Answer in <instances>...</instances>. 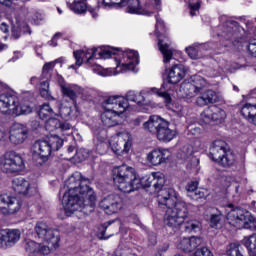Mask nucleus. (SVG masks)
<instances>
[{
    "label": "nucleus",
    "mask_w": 256,
    "mask_h": 256,
    "mask_svg": "<svg viewBox=\"0 0 256 256\" xmlns=\"http://www.w3.org/2000/svg\"><path fill=\"white\" fill-rule=\"evenodd\" d=\"M189 8H190V15L191 17H195L197 10L201 8V3L196 2L194 4H189Z\"/></svg>",
    "instance_id": "obj_57"
},
{
    "label": "nucleus",
    "mask_w": 256,
    "mask_h": 256,
    "mask_svg": "<svg viewBox=\"0 0 256 256\" xmlns=\"http://www.w3.org/2000/svg\"><path fill=\"white\" fill-rule=\"evenodd\" d=\"M61 91L64 97H68V99H71V101H75L78 95H81L82 93L81 87L75 84H66Z\"/></svg>",
    "instance_id": "obj_31"
},
{
    "label": "nucleus",
    "mask_w": 256,
    "mask_h": 256,
    "mask_svg": "<svg viewBox=\"0 0 256 256\" xmlns=\"http://www.w3.org/2000/svg\"><path fill=\"white\" fill-rule=\"evenodd\" d=\"M59 129L62 133H67V135H71V131H73V125L69 122H61L59 124Z\"/></svg>",
    "instance_id": "obj_49"
},
{
    "label": "nucleus",
    "mask_w": 256,
    "mask_h": 256,
    "mask_svg": "<svg viewBox=\"0 0 256 256\" xmlns=\"http://www.w3.org/2000/svg\"><path fill=\"white\" fill-rule=\"evenodd\" d=\"M40 119H49V121H53V119H57V111L51 108V105L44 103L39 110L38 113Z\"/></svg>",
    "instance_id": "obj_34"
},
{
    "label": "nucleus",
    "mask_w": 256,
    "mask_h": 256,
    "mask_svg": "<svg viewBox=\"0 0 256 256\" xmlns=\"http://www.w3.org/2000/svg\"><path fill=\"white\" fill-rule=\"evenodd\" d=\"M102 5H104V7L106 9H121V0H102Z\"/></svg>",
    "instance_id": "obj_46"
},
{
    "label": "nucleus",
    "mask_w": 256,
    "mask_h": 256,
    "mask_svg": "<svg viewBox=\"0 0 256 256\" xmlns=\"http://www.w3.org/2000/svg\"><path fill=\"white\" fill-rule=\"evenodd\" d=\"M201 243L202 241L199 237H183L178 239L177 247L185 253H191V251H195V249H197Z\"/></svg>",
    "instance_id": "obj_20"
},
{
    "label": "nucleus",
    "mask_w": 256,
    "mask_h": 256,
    "mask_svg": "<svg viewBox=\"0 0 256 256\" xmlns=\"http://www.w3.org/2000/svg\"><path fill=\"white\" fill-rule=\"evenodd\" d=\"M237 22L227 20L221 27L220 32L218 35L223 37L224 39H235L237 37Z\"/></svg>",
    "instance_id": "obj_26"
},
{
    "label": "nucleus",
    "mask_w": 256,
    "mask_h": 256,
    "mask_svg": "<svg viewBox=\"0 0 256 256\" xmlns=\"http://www.w3.org/2000/svg\"><path fill=\"white\" fill-rule=\"evenodd\" d=\"M47 142L50 146V152L59 151L63 147V139L59 136H50Z\"/></svg>",
    "instance_id": "obj_40"
},
{
    "label": "nucleus",
    "mask_w": 256,
    "mask_h": 256,
    "mask_svg": "<svg viewBox=\"0 0 256 256\" xmlns=\"http://www.w3.org/2000/svg\"><path fill=\"white\" fill-rule=\"evenodd\" d=\"M142 95L146 97V101L152 95H157L158 97H163L166 103H171V96L169 95V93H167V91L159 90L157 88H146L142 90Z\"/></svg>",
    "instance_id": "obj_33"
},
{
    "label": "nucleus",
    "mask_w": 256,
    "mask_h": 256,
    "mask_svg": "<svg viewBox=\"0 0 256 256\" xmlns=\"http://www.w3.org/2000/svg\"><path fill=\"white\" fill-rule=\"evenodd\" d=\"M101 121L105 127H115L121 121V115L127 111V100L123 96H110L104 103Z\"/></svg>",
    "instance_id": "obj_4"
},
{
    "label": "nucleus",
    "mask_w": 256,
    "mask_h": 256,
    "mask_svg": "<svg viewBox=\"0 0 256 256\" xmlns=\"http://www.w3.org/2000/svg\"><path fill=\"white\" fill-rule=\"evenodd\" d=\"M0 164L6 173H17L22 171L23 167H25L23 158L13 151L6 152L0 158Z\"/></svg>",
    "instance_id": "obj_12"
},
{
    "label": "nucleus",
    "mask_w": 256,
    "mask_h": 256,
    "mask_svg": "<svg viewBox=\"0 0 256 256\" xmlns=\"http://www.w3.org/2000/svg\"><path fill=\"white\" fill-rule=\"evenodd\" d=\"M78 159H80V161H85L86 158L89 157V155H87L85 153V150H79L77 153H76Z\"/></svg>",
    "instance_id": "obj_62"
},
{
    "label": "nucleus",
    "mask_w": 256,
    "mask_h": 256,
    "mask_svg": "<svg viewBox=\"0 0 256 256\" xmlns=\"http://www.w3.org/2000/svg\"><path fill=\"white\" fill-rule=\"evenodd\" d=\"M196 89L200 92L201 89L207 87V80L200 75H195L191 78V81Z\"/></svg>",
    "instance_id": "obj_41"
},
{
    "label": "nucleus",
    "mask_w": 256,
    "mask_h": 256,
    "mask_svg": "<svg viewBox=\"0 0 256 256\" xmlns=\"http://www.w3.org/2000/svg\"><path fill=\"white\" fill-rule=\"evenodd\" d=\"M227 221L236 229H251V225L255 223V218L251 213L241 208L233 207V204L227 205Z\"/></svg>",
    "instance_id": "obj_8"
},
{
    "label": "nucleus",
    "mask_w": 256,
    "mask_h": 256,
    "mask_svg": "<svg viewBox=\"0 0 256 256\" xmlns=\"http://www.w3.org/2000/svg\"><path fill=\"white\" fill-rule=\"evenodd\" d=\"M186 53L190 59H199V50L195 46L187 47Z\"/></svg>",
    "instance_id": "obj_51"
},
{
    "label": "nucleus",
    "mask_w": 256,
    "mask_h": 256,
    "mask_svg": "<svg viewBox=\"0 0 256 256\" xmlns=\"http://www.w3.org/2000/svg\"><path fill=\"white\" fill-rule=\"evenodd\" d=\"M0 30L2 33H9V26L5 23H2L0 25Z\"/></svg>",
    "instance_id": "obj_64"
},
{
    "label": "nucleus",
    "mask_w": 256,
    "mask_h": 256,
    "mask_svg": "<svg viewBox=\"0 0 256 256\" xmlns=\"http://www.w3.org/2000/svg\"><path fill=\"white\" fill-rule=\"evenodd\" d=\"M149 177L148 176H144L143 178H139L140 184H139V189H141V187H153V182H151L150 180H147Z\"/></svg>",
    "instance_id": "obj_55"
},
{
    "label": "nucleus",
    "mask_w": 256,
    "mask_h": 256,
    "mask_svg": "<svg viewBox=\"0 0 256 256\" xmlns=\"http://www.w3.org/2000/svg\"><path fill=\"white\" fill-rule=\"evenodd\" d=\"M99 207L103 209L107 215L119 213L121 209H123V198L117 194H110L101 200Z\"/></svg>",
    "instance_id": "obj_14"
},
{
    "label": "nucleus",
    "mask_w": 256,
    "mask_h": 256,
    "mask_svg": "<svg viewBox=\"0 0 256 256\" xmlns=\"http://www.w3.org/2000/svg\"><path fill=\"white\" fill-rule=\"evenodd\" d=\"M59 37H61V33H56V34L53 36L52 40H51L50 42H48L49 45H50L51 47H57V39H59Z\"/></svg>",
    "instance_id": "obj_61"
},
{
    "label": "nucleus",
    "mask_w": 256,
    "mask_h": 256,
    "mask_svg": "<svg viewBox=\"0 0 256 256\" xmlns=\"http://www.w3.org/2000/svg\"><path fill=\"white\" fill-rule=\"evenodd\" d=\"M239 247H241V245L237 243L229 244L226 250V255L227 256H244L243 253L241 252V249H239Z\"/></svg>",
    "instance_id": "obj_42"
},
{
    "label": "nucleus",
    "mask_w": 256,
    "mask_h": 256,
    "mask_svg": "<svg viewBox=\"0 0 256 256\" xmlns=\"http://www.w3.org/2000/svg\"><path fill=\"white\" fill-rule=\"evenodd\" d=\"M89 179H83L81 173L76 172L65 181L67 191L63 195L62 205L67 215L75 211H93L97 196L93 188L87 184Z\"/></svg>",
    "instance_id": "obj_2"
},
{
    "label": "nucleus",
    "mask_w": 256,
    "mask_h": 256,
    "mask_svg": "<svg viewBox=\"0 0 256 256\" xmlns=\"http://www.w3.org/2000/svg\"><path fill=\"white\" fill-rule=\"evenodd\" d=\"M0 208L4 215H15L21 209V202L9 194L0 195Z\"/></svg>",
    "instance_id": "obj_15"
},
{
    "label": "nucleus",
    "mask_w": 256,
    "mask_h": 256,
    "mask_svg": "<svg viewBox=\"0 0 256 256\" xmlns=\"http://www.w3.org/2000/svg\"><path fill=\"white\" fill-rule=\"evenodd\" d=\"M192 153H197L199 151H203V149L205 148V145L203 144V142H201V140L197 139L194 141L193 146H188Z\"/></svg>",
    "instance_id": "obj_50"
},
{
    "label": "nucleus",
    "mask_w": 256,
    "mask_h": 256,
    "mask_svg": "<svg viewBox=\"0 0 256 256\" xmlns=\"http://www.w3.org/2000/svg\"><path fill=\"white\" fill-rule=\"evenodd\" d=\"M242 244L246 247L249 255L256 256V234L245 236L242 240Z\"/></svg>",
    "instance_id": "obj_36"
},
{
    "label": "nucleus",
    "mask_w": 256,
    "mask_h": 256,
    "mask_svg": "<svg viewBox=\"0 0 256 256\" xmlns=\"http://www.w3.org/2000/svg\"><path fill=\"white\" fill-rule=\"evenodd\" d=\"M218 163L222 165V167H233V165L237 163V157L231 150H227Z\"/></svg>",
    "instance_id": "obj_37"
},
{
    "label": "nucleus",
    "mask_w": 256,
    "mask_h": 256,
    "mask_svg": "<svg viewBox=\"0 0 256 256\" xmlns=\"http://www.w3.org/2000/svg\"><path fill=\"white\" fill-rule=\"evenodd\" d=\"M40 95L44 99H54L53 96H51V92L49 91V81H43L40 83Z\"/></svg>",
    "instance_id": "obj_43"
},
{
    "label": "nucleus",
    "mask_w": 256,
    "mask_h": 256,
    "mask_svg": "<svg viewBox=\"0 0 256 256\" xmlns=\"http://www.w3.org/2000/svg\"><path fill=\"white\" fill-rule=\"evenodd\" d=\"M70 9L71 11H74V13L81 15L87 11V2H85V0L74 1L70 5Z\"/></svg>",
    "instance_id": "obj_38"
},
{
    "label": "nucleus",
    "mask_w": 256,
    "mask_h": 256,
    "mask_svg": "<svg viewBox=\"0 0 256 256\" xmlns=\"http://www.w3.org/2000/svg\"><path fill=\"white\" fill-rule=\"evenodd\" d=\"M157 201L160 205L167 208L164 215V224L173 231H177L189 217V204L185 201H177L175 191L164 189L157 195Z\"/></svg>",
    "instance_id": "obj_3"
},
{
    "label": "nucleus",
    "mask_w": 256,
    "mask_h": 256,
    "mask_svg": "<svg viewBox=\"0 0 256 256\" xmlns=\"http://www.w3.org/2000/svg\"><path fill=\"white\" fill-rule=\"evenodd\" d=\"M165 33V22L160 17L156 16L155 35L158 38L159 51L164 57V63H169L173 59V48H171V42L169 38L161 37V34Z\"/></svg>",
    "instance_id": "obj_9"
},
{
    "label": "nucleus",
    "mask_w": 256,
    "mask_h": 256,
    "mask_svg": "<svg viewBox=\"0 0 256 256\" xmlns=\"http://www.w3.org/2000/svg\"><path fill=\"white\" fill-rule=\"evenodd\" d=\"M96 153H98V155H105L107 153V145L103 142L97 144Z\"/></svg>",
    "instance_id": "obj_56"
},
{
    "label": "nucleus",
    "mask_w": 256,
    "mask_h": 256,
    "mask_svg": "<svg viewBox=\"0 0 256 256\" xmlns=\"http://www.w3.org/2000/svg\"><path fill=\"white\" fill-rule=\"evenodd\" d=\"M55 81H57L58 85L60 86L61 90L63 89V87H65L67 85V83H65V79H63V76L57 74L55 76Z\"/></svg>",
    "instance_id": "obj_59"
},
{
    "label": "nucleus",
    "mask_w": 256,
    "mask_h": 256,
    "mask_svg": "<svg viewBox=\"0 0 256 256\" xmlns=\"http://www.w3.org/2000/svg\"><path fill=\"white\" fill-rule=\"evenodd\" d=\"M248 51L252 57H256V40H253L249 43Z\"/></svg>",
    "instance_id": "obj_58"
},
{
    "label": "nucleus",
    "mask_w": 256,
    "mask_h": 256,
    "mask_svg": "<svg viewBox=\"0 0 256 256\" xmlns=\"http://www.w3.org/2000/svg\"><path fill=\"white\" fill-rule=\"evenodd\" d=\"M113 56L116 61L114 75H119V73H127V71L137 73V65H139V53H137V51L126 50L123 52L109 46L74 51L76 65L81 67L86 59L87 65L91 66L92 71L98 75H103V67L95 64V59H110V57Z\"/></svg>",
    "instance_id": "obj_1"
},
{
    "label": "nucleus",
    "mask_w": 256,
    "mask_h": 256,
    "mask_svg": "<svg viewBox=\"0 0 256 256\" xmlns=\"http://www.w3.org/2000/svg\"><path fill=\"white\" fill-rule=\"evenodd\" d=\"M21 239V230L19 229H4L0 232V247L7 249L13 247Z\"/></svg>",
    "instance_id": "obj_16"
},
{
    "label": "nucleus",
    "mask_w": 256,
    "mask_h": 256,
    "mask_svg": "<svg viewBox=\"0 0 256 256\" xmlns=\"http://www.w3.org/2000/svg\"><path fill=\"white\" fill-rule=\"evenodd\" d=\"M109 225H111V222H109L108 224H104L102 226V232H101L100 239H109V237H111V235L105 236V232L107 231V228L109 227Z\"/></svg>",
    "instance_id": "obj_60"
},
{
    "label": "nucleus",
    "mask_w": 256,
    "mask_h": 256,
    "mask_svg": "<svg viewBox=\"0 0 256 256\" xmlns=\"http://www.w3.org/2000/svg\"><path fill=\"white\" fill-rule=\"evenodd\" d=\"M225 119H227V113H225V110L216 105L209 106L200 114L201 125H209L210 123H213V121L223 123Z\"/></svg>",
    "instance_id": "obj_13"
},
{
    "label": "nucleus",
    "mask_w": 256,
    "mask_h": 256,
    "mask_svg": "<svg viewBox=\"0 0 256 256\" xmlns=\"http://www.w3.org/2000/svg\"><path fill=\"white\" fill-rule=\"evenodd\" d=\"M241 115L248 119L250 123L256 125V106L253 104H246L241 109Z\"/></svg>",
    "instance_id": "obj_35"
},
{
    "label": "nucleus",
    "mask_w": 256,
    "mask_h": 256,
    "mask_svg": "<svg viewBox=\"0 0 256 256\" xmlns=\"http://www.w3.org/2000/svg\"><path fill=\"white\" fill-rule=\"evenodd\" d=\"M201 224L197 220H190L185 223V231L187 233H196L198 229H200Z\"/></svg>",
    "instance_id": "obj_45"
},
{
    "label": "nucleus",
    "mask_w": 256,
    "mask_h": 256,
    "mask_svg": "<svg viewBox=\"0 0 256 256\" xmlns=\"http://www.w3.org/2000/svg\"><path fill=\"white\" fill-rule=\"evenodd\" d=\"M58 105L59 107L56 110V119H59L60 117V119H64V121H73L79 116V112H77V107L65 106L59 103Z\"/></svg>",
    "instance_id": "obj_24"
},
{
    "label": "nucleus",
    "mask_w": 256,
    "mask_h": 256,
    "mask_svg": "<svg viewBox=\"0 0 256 256\" xmlns=\"http://www.w3.org/2000/svg\"><path fill=\"white\" fill-rule=\"evenodd\" d=\"M12 188L15 193H19L20 195L31 196L37 193V184H30L29 181L23 177L15 178L12 181Z\"/></svg>",
    "instance_id": "obj_17"
},
{
    "label": "nucleus",
    "mask_w": 256,
    "mask_h": 256,
    "mask_svg": "<svg viewBox=\"0 0 256 256\" xmlns=\"http://www.w3.org/2000/svg\"><path fill=\"white\" fill-rule=\"evenodd\" d=\"M25 249L27 253L31 254L41 253L42 255H49V253H51L49 246L41 245L33 240L26 242Z\"/></svg>",
    "instance_id": "obj_29"
},
{
    "label": "nucleus",
    "mask_w": 256,
    "mask_h": 256,
    "mask_svg": "<svg viewBox=\"0 0 256 256\" xmlns=\"http://www.w3.org/2000/svg\"><path fill=\"white\" fill-rule=\"evenodd\" d=\"M132 142L129 132H120L110 138L109 146L116 155H126L131 151Z\"/></svg>",
    "instance_id": "obj_10"
},
{
    "label": "nucleus",
    "mask_w": 256,
    "mask_h": 256,
    "mask_svg": "<svg viewBox=\"0 0 256 256\" xmlns=\"http://www.w3.org/2000/svg\"><path fill=\"white\" fill-rule=\"evenodd\" d=\"M113 181L122 193L137 191L141 180L133 167L127 165L117 166L112 170Z\"/></svg>",
    "instance_id": "obj_5"
},
{
    "label": "nucleus",
    "mask_w": 256,
    "mask_h": 256,
    "mask_svg": "<svg viewBox=\"0 0 256 256\" xmlns=\"http://www.w3.org/2000/svg\"><path fill=\"white\" fill-rule=\"evenodd\" d=\"M35 231L39 239L45 241L53 247V249H57V247H59V241H61V238L58 230L49 227L45 222H38L35 226Z\"/></svg>",
    "instance_id": "obj_11"
},
{
    "label": "nucleus",
    "mask_w": 256,
    "mask_h": 256,
    "mask_svg": "<svg viewBox=\"0 0 256 256\" xmlns=\"http://www.w3.org/2000/svg\"><path fill=\"white\" fill-rule=\"evenodd\" d=\"M12 39H19L21 37V26L19 23L12 24V34H11Z\"/></svg>",
    "instance_id": "obj_52"
},
{
    "label": "nucleus",
    "mask_w": 256,
    "mask_h": 256,
    "mask_svg": "<svg viewBox=\"0 0 256 256\" xmlns=\"http://www.w3.org/2000/svg\"><path fill=\"white\" fill-rule=\"evenodd\" d=\"M181 89H183L186 97H195L197 93H200L199 90L193 85L192 82H185L181 84Z\"/></svg>",
    "instance_id": "obj_39"
},
{
    "label": "nucleus",
    "mask_w": 256,
    "mask_h": 256,
    "mask_svg": "<svg viewBox=\"0 0 256 256\" xmlns=\"http://www.w3.org/2000/svg\"><path fill=\"white\" fill-rule=\"evenodd\" d=\"M51 155V146L47 140H37L32 146L34 159H47Z\"/></svg>",
    "instance_id": "obj_19"
},
{
    "label": "nucleus",
    "mask_w": 256,
    "mask_h": 256,
    "mask_svg": "<svg viewBox=\"0 0 256 256\" xmlns=\"http://www.w3.org/2000/svg\"><path fill=\"white\" fill-rule=\"evenodd\" d=\"M143 127L145 131L156 135L158 141L164 143H169L177 137V131L169 128V122L159 116H151Z\"/></svg>",
    "instance_id": "obj_7"
},
{
    "label": "nucleus",
    "mask_w": 256,
    "mask_h": 256,
    "mask_svg": "<svg viewBox=\"0 0 256 256\" xmlns=\"http://www.w3.org/2000/svg\"><path fill=\"white\" fill-rule=\"evenodd\" d=\"M126 13H131L132 15H151V5H145L141 7L139 0H130V3L126 6Z\"/></svg>",
    "instance_id": "obj_25"
},
{
    "label": "nucleus",
    "mask_w": 256,
    "mask_h": 256,
    "mask_svg": "<svg viewBox=\"0 0 256 256\" xmlns=\"http://www.w3.org/2000/svg\"><path fill=\"white\" fill-rule=\"evenodd\" d=\"M169 157H171V152L168 149H156L148 153L147 161L150 162L151 165L157 166L161 165V163H165Z\"/></svg>",
    "instance_id": "obj_21"
},
{
    "label": "nucleus",
    "mask_w": 256,
    "mask_h": 256,
    "mask_svg": "<svg viewBox=\"0 0 256 256\" xmlns=\"http://www.w3.org/2000/svg\"><path fill=\"white\" fill-rule=\"evenodd\" d=\"M222 219H223V214H221V212H218L217 214H212V216L210 218V226L211 227H219Z\"/></svg>",
    "instance_id": "obj_47"
},
{
    "label": "nucleus",
    "mask_w": 256,
    "mask_h": 256,
    "mask_svg": "<svg viewBox=\"0 0 256 256\" xmlns=\"http://www.w3.org/2000/svg\"><path fill=\"white\" fill-rule=\"evenodd\" d=\"M29 131L23 124L15 123L10 128L9 139L14 145H21L27 139Z\"/></svg>",
    "instance_id": "obj_18"
},
{
    "label": "nucleus",
    "mask_w": 256,
    "mask_h": 256,
    "mask_svg": "<svg viewBox=\"0 0 256 256\" xmlns=\"http://www.w3.org/2000/svg\"><path fill=\"white\" fill-rule=\"evenodd\" d=\"M63 61H64L63 58H58L52 62L45 63L42 68L43 77H47V75H49V71H52L53 67H55V65H57V63H63Z\"/></svg>",
    "instance_id": "obj_44"
},
{
    "label": "nucleus",
    "mask_w": 256,
    "mask_h": 256,
    "mask_svg": "<svg viewBox=\"0 0 256 256\" xmlns=\"http://www.w3.org/2000/svg\"><path fill=\"white\" fill-rule=\"evenodd\" d=\"M124 98L127 101V105H129V101L136 103V105H145L147 103L142 90L140 92L128 91Z\"/></svg>",
    "instance_id": "obj_32"
},
{
    "label": "nucleus",
    "mask_w": 256,
    "mask_h": 256,
    "mask_svg": "<svg viewBox=\"0 0 256 256\" xmlns=\"http://www.w3.org/2000/svg\"><path fill=\"white\" fill-rule=\"evenodd\" d=\"M185 66L183 65H175L170 68L168 72V83L171 85H177L183 77H185Z\"/></svg>",
    "instance_id": "obj_27"
},
{
    "label": "nucleus",
    "mask_w": 256,
    "mask_h": 256,
    "mask_svg": "<svg viewBox=\"0 0 256 256\" xmlns=\"http://www.w3.org/2000/svg\"><path fill=\"white\" fill-rule=\"evenodd\" d=\"M191 256H215L207 247L198 248Z\"/></svg>",
    "instance_id": "obj_48"
},
{
    "label": "nucleus",
    "mask_w": 256,
    "mask_h": 256,
    "mask_svg": "<svg viewBox=\"0 0 256 256\" xmlns=\"http://www.w3.org/2000/svg\"><path fill=\"white\" fill-rule=\"evenodd\" d=\"M227 151V143L223 140H215L210 148V159L219 163L222 157H225Z\"/></svg>",
    "instance_id": "obj_22"
},
{
    "label": "nucleus",
    "mask_w": 256,
    "mask_h": 256,
    "mask_svg": "<svg viewBox=\"0 0 256 256\" xmlns=\"http://www.w3.org/2000/svg\"><path fill=\"white\" fill-rule=\"evenodd\" d=\"M188 197H191V199H193L194 201H197L198 199H203V197H205V192L197 189L192 194H188Z\"/></svg>",
    "instance_id": "obj_54"
},
{
    "label": "nucleus",
    "mask_w": 256,
    "mask_h": 256,
    "mask_svg": "<svg viewBox=\"0 0 256 256\" xmlns=\"http://www.w3.org/2000/svg\"><path fill=\"white\" fill-rule=\"evenodd\" d=\"M147 181H150L152 183V187L159 193H161V190L163 188V185H165V175L161 172H154L149 175L148 178H146Z\"/></svg>",
    "instance_id": "obj_30"
},
{
    "label": "nucleus",
    "mask_w": 256,
    "mask_h": 256,
    "mask_svg": "<svg viewBox=\"0 0 256 256\" xmlns=\"http://www.w3.org/2000/svg\"><path fill=\"white\" fill-rule=\"evenodd\" d=\"M198 187H199L198 181H191L190 183L187 184L186 191H187V193H190V195H193V193L196 192Z\"/></svg>",
    "instance_id": "obj_53"
},
{
    "label": "nucleus",
    "mask_w": 256,
    "mask_h": 256,
    "mask_svg": "<svg viewBox=\"0 0 256 256\" xmlns=\"http://www.w3.org/2000/svg\"><path fill=\"white\" fill-rule=\"evenodd\" d=\"M178 159H183L184 161H188L187 167L189 169L199 170V158L193 156V150L190 147L184 146L180 153H178Z\"/></svg>",
    "instance_id": "obj_23"
},
{
    "label": "nucleus",
    "mask_w": 256,
    "mask_h": 256,
    "mask_svg": "<svg viewBox=\"0 0 256 256\" xmlns=\"http://www.w3.org/2000/svg\"><path fill=\"white\" fill-rule=\"evenodd\" d=\"M217 101H219V94L213 90L205 91L196 99V103L199 107H205V105L217 103Z\"/></svg>",
    "instance_id": "obj_28"
},
{
    "label": "nucleus",
    "mask_w": 256,
    "mask_h": 256,
    "mask_svg": "<svg viewBox=\"0 0 256 256\" xmlns=\"http://www.w3.org/2000/svg\"><path fill=\"white\" fill-rule=\"evenodd\" d=\"M149 245H157V235L154 233L150 234L148 237Z\"/></svg>",
    "instance_id": "obj_63"
},
{
    "label": "nucleus",
    "mask_w": 256,
    "mask_h": 256,
    "mask_svg": "<svg viewBox=\"0 0 256 256\" xmlns=\"http://www.w3.org/2000/svg\"><path fill=\"white\" fill-rule=\"evenodd\" d=\"M33 111L31 104L25 100H19L17 95L7 92L0 95V113L4 115H29Z\"/></svg>",
    "instance_id": "obj_6"
}]
</instances>
